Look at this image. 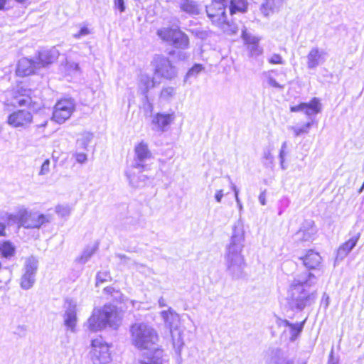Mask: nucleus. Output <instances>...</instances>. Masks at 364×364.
I'll list each match as a JSON object with an SVG mask.
<instances>
[{"mask_svg":"<svg viewBox=\"0 0 364 364\" xmlns=\"http://www.w3.org/2000/svg\"><path fill=\"white\" fill-rule=\"evenodd\" d=\"M268 62L270 64H284V60L282 57L277 53H274L269 56L268 58Z\"/></svg>","mask_w":364,"mask_h":364,"instance_id":"nucleus-45","label":"nucleus"},{"mask_svg":"<svg viewBox=\"0 0 364 364\" xmlns=\"http://www.w3.org/2000/svg\"><path fill=\"white\" fill-rule=\"evenodd\" d=\"M235 200H236V203H237V205L239 208V209L241 210L242 209V203L239 198V196H235Z\"/></svg>","mask_w":364,"mask_h":364,"instance_id":"nucleus-62","label":"nucleus"},{"mask_svg":"<svg viewBox=\"0 0 364 364\" xmlns=\"http://www.w3.org/2000/svg\"><path fill=\"white\" fill-rule=\"evenodd\" d=\"M91 358L93 364H106L110 360L109 346L102 342V338L92 341Z\"/></svg>","mask_w":364,"mask_h":364,"instance_id":"nucleus-11","label":"nucleus"},{"mask_svg":"<svg viewBox=\"0 0 364 364\" xmlns=\"http://www.w3.org/2000/svg\"><path fill=\"white\" fill-rule=\"evenodd\" d=\"M264 159L266 160L265 164L267 166H269L273 164L274 157L269 150H265L264 151Z\"/></svg>","mask_w":364,"mask_h":364,"instance_id":"nucleus-50","label":"nucleus"},{"mask_svg":"<svg viewBox=\"0 0 364 364\" xmlns=\"http://www.w3.org/2000/svg\"><path fill=\"white\" fill-rule=\"evenodd\" d=\"M144 171L138 170L136 168L129 167L125 171V175L129 180V184L134 188H141L144 186L149 178L144 174Z\"/></svg>","mask_w":364,"mask_h":364,"instance_id":"nucleus-15","label":"nucleus"},{"mask_svg":"<svg viewBox=\"0 0 364 364\" xmlns=\"http://www.w3.org/2000/svg\"><path fill=\"white\" fill-rule=\"evenodd\" d=\"M159 306L160 307H164L166 306V303L165 299L163 297H160L159 299Z\"/></svg>","mask_w":364,"mask_h":364,"instance_id":"nucleus-61","label":"nucleus"},{"mask_svg":"<svg viewBox=\"0 0 364 364\" xmlns=\"http://www.w3.org/2000/svg\"><path fill=\"white\" fill-rule=\"evenodd\" d=\"M259 201L262 205L266 204V195L264 192L261 193L259 196Z\"/></svg>","mask_w":364,"mask_h":364,"instance_id":"nucleus-59","label":"nucleus"},{"mask_svg":"<svg viewBox=\"0 0 364 364\" xmlns=\"http://www.w3.org/2000/svg\"><path fill=\"white\" fill-rule=\"evenodd\" d=\"M265 364H294L287 358L284 353L279 348L269 350L265 356Z\"/></svg>","mask_w":364,"mask_h":364,"instance_id":"nucleus-21","label":"nucleus"},{"mask_svg":"<svg viewBox=\"0 0 364 364\" xmlns=\"http://www.w3.org/2000/svg\"><path fill=\"white\" fill-rule=\"evenodd\" d=\"M224 196L223 190H218L215 194V199L218 203H220Z\"/></svg>","mask_w":364,"mask_h":364,"instance_id":"nucleus-56","label":"nucleus"},{"mask_svg":"<svg viewBox=\"0 0 364 364\" xmlns=\"http://www.w3.org/2000/svg\"><path fill=\"white\" fill-rule=\"evenodd\" d=\"M273 72V70H269L267 72H264L263 73V75H264V77L267 78V82L268 84L271 86V87H275V88H277V89H279V90H282L284 88V86L280 85L279 83H278L276 80L272 77V73Z\"/></svg>","mask_w":364,"mask_h":364,"instance_id":"nucleus-40","label":"nucleus"},{"mask_svg":"<svg viewBox=\"0 0 364 364\" xmlns=\"http://www.w3.org/2000/svg\"><path fill=\"white\" fill-rule=\"evenodd\" d=\"M172 338V344L174 348L175 353L181 357V353L182 348L184 345L182 332L178 329L176 328L174 331H170Z\"/></svg>","mask_w":364,"mask_h":364,"instance_id":"nucleus-30","label":"nucleus"},{"mask_svg":"<svg viewBox=\"0 0 364 364\" xmlns=\"http://www.w3.org/2000/svg\"><path fill=\"white\" fill-rule=\"evenodd\" d=\"M157 35L162 41L171 44L176 48L186 49L188 47V36L179 29L162 28L157 31Z\"/></svg>","mask_w":364,"mask_h":364,"instance_id":"nucleus-5","label":"nucleus"},{"mask_svg":"<svg viewBox=\"0 0 364 364\" xmlns=\"http://www.w3.org/2000/svg\"><path fill=\"white\" fill-rule=\"evenodd\" d=\"M316 281V277L310 272H304L294 279L287 296L288 304L291 309L301 311L314 302V294L306 288L314 284Z\"/></svg>","mask_w":364,"mask_h":364,"instance_id":"nucleus-3","label":"nucleus"},{"mask_svg":"<svg viewBox=\"0 0 364 364\" xmlns=\"http://www.w3.org/2000/svg\"><path fill=\"white\" fill-rule=\"evenodd\" d=\"M108 278H109V274L107 272H98L96 276V285L107 281Z\"/></svg>","mask_w":364,"mask_h":364,"instance_id":"nucleus-46","label":"nucleus"},{"mask_svg":"<svg viewBox=\"0 0 364 364\" xmlns=\"http://www.w3.org/2000/svg\"><path fill=\"white\" fill-rule=\"evenodd\" d=\"M292 112H304L308 117L319 113L321 110V104L318 98H313L309 103L302 102L298 105L290 107Z\"/></svg>","mask_w":364,"mask_h":364,"instance_id":"nucleus-14","label":"nucleus"},{"mask_svg":"<svg viewBox=\"0 0 364 364\" xmlns=\"http://www.w3.org/2000/svg\"><path fill=\"white\" fill-rule=\"evenodd\" d=\"M154 75L166 80H172L177 76V69L168 58L162 55H155L151 61Z\"/></svg>","mask_w":364,"mask_h":364,"instance_id":"nucleus-6","label":"nucleus"},{"mask_svg":"<svg viewBox=\"0 0 364 364\" xmlns=\"http://www.w3.org/2000/svg\"><path fill=\"white\" fill-rule=\"evenodd\" d=\"M277 323L279 326H284V327H290V326L292 324L289 321L286 319H282L279 318H277Z\"/></svg>","mask_w":364,"mask_h":364,"instance_id":"nucleus-54","label":"nucleus"},{"mask_svg":"<svg viewBox=\"0 0 364 364\" xmlns=\"http://www.w3.org/2000/svg\"><path fill=\"white\" fill-rule=\"evenodd\" d=\"M311 122H307L301 127H292L291 129L294 131V135L296 136H299L302 134L308 133L309 128L311 127Z\"/></svg>","mask_w":364,"mask_h":364,"instance_id":"nucleus-42","label":"nucleus"},{"mask_svg":"<svg viewBox=\"0 0 364 364\" xmlns=\"http://www.w3.org/2000/svg\"><path fill=\"white\" fill-rule=\"evenodd\" d=\"M228 3H230L231 14H234L237 11L244 13L247 10V4L245 0H229Z\"/></svg>","mask_w":364,"mask_h":364,"instance_id":"nucleus-31","label":"nucleus"},{"mask_svg":"<svg viewBox=\"0 0 364 364\" xmlns=\"http://www.w3.org/2000/svg\"><path fill=\"white\" fill-rule=\"evenodd\" d=\"M132 344L139 349L146 350L141 364H162L164 350L156 348L159 341L156 331L145 323H136L131 326Z\"/></svg>","mask_w":364,"mask_h":364,"instance_id":"nucleus-1","label":"nucleus"},{"mask_svg":"<svg viewBox=\"0 0 364 364\" xmlns=\"http://www.w3.org/2000/svg\"><path fill=\"white\" fill-rule=\"evenodd\" d=\"M75 102L71 99L59 100L54 107L52 119L58 124L64 123L75 110Z\"/></svg>","mask_w":364,"mask_h":364,"instance_id":"nucleus-9","label":"nucleus"},{"mask_svg":"<svg viewBox=\"0 0 364 364\" xmlns=\"http://www.w3.org/2000/svg\"><path fill=\"white\" fill-rule=\"evenodd\" d=\"M90 33L89 28L86 26L81 28L78 33L73 35V37L76 39L80 38L82 36H87Z\"/></svg>","mask_w":364,"mask_h":364,"instance_id":"nucleus-49","label":"nucleus"},{"mask_svg":"<svg viewBox=\"0 0 364 364\" xmlns=\"http://www.w3.org/2000/svg\"><path fill=\"white\" fill-rule=\"evenodd\" d=\"M360 236V234L358 233L350 237L348 241L343 243L338 249L336 259L341 260L345 258L355 247Z\"/></svg>","mask_w":364,"mask_h":364,"instance_id":"nucleus-25","label":"nucleus"},{"mask_svg":"<svg viewBox=\"0 0 364 364\" xmlns=\"http://www.w3.org/2000/svg\"><path fill=\"white\" fill-rule=\"evenodd\" d=\"M105 294L110 295L114 301H121L122 299V294L119 290L115 289L112 287H107L104 289Z\"/></svg>","mask_w":364,"mask_h":364,"instance_id":"nucleus-36","label":"nucleus"},{"mask_svg":"<svg viewBox=\"0 0 364 364\" xmlns=\"http://www.w3.org/2000/svg\"><path fill=\"white\" fill-rule=\"evenodd\" d=\"M55 212L61 217H65L70 215V208L68 206L59 205L56 206Z\"/></svg>","mask_w":364,"mask_h":364,"instance_id":"nucleus-47","label":"nucleus"},{"mask_svg":"<svg viewBox=\"0 0 364 364\" xmlns=\"http://www.w3.org/2000/svg\"><path fill=\"white\" fill-rule=\"evenodd\" d=\"M72 156L75 159L77 163L80 164H85L87 161V155L84 152L75 151L72 153Z\"/></svg>","mask_w":364,"mask_h":364,"instance_id":"nucleus-41","label":"nucleus"},{"mask_svg":"<svg viewBox=\"0 0 364 364\" xmlns=\"http://www.w3.org/2000/svg\"><path fill=\"white\" fill-rule=\"evenodd\" d=\"M173 119L174 116L173 114L158 113L152 119V124L154 126L153 129L163 132Z\"/></svg>","mask_w":364,"mask_h":364,"instance_id":"nucleus-23","label":"nucleus"},{"mask_svg":"<svg viewBox=\"0 0 364 364\" xmlns=\"http://www.w3.org/2000/svg\"><path fill=\"white\" fill-rule=\"evenodd\" d=\"M326 52L318 47H313L308 53L306 65L309 69H315L326 61Z\"/></svg>","mask_w":364,"mask_h":364,"instance_id":"nucleus-20","label":"nucleus"},{"mask_svg":"<svg viewBox=\"0 0 364 364\" xmlns=\"http://www.w3.org/2000/svg\"><path fill=\"white\" fill-rule=\"evenodd\" d=\"M114 4L115 9H117L120 13H122L125 11V5L124 0H114Z\"/></svg>","mask_w":364,"mask_h":364,"instance_id":"nucleus-52","label":"nucleus"},{"mask_svg":"<svg viewBox=\"0 0 364 364\" xmlns=\"http://www.w3.org/2000/svg\"><path fill=\"white\" fill-rule=\"evenodd\" d=\"M228 178L230 181V188L231 189L234 191L235 193V196H238V193H239V191L238 189L237 188L236 186L231 181V178L230 176H228Z\"/></svg>","mask_w":364,"mask_h":364,"instance_id":"nucleus-57","label":"nucleus"},{"mask_svg":"<svg viewBox=\"0 0 364 364\" xmlns=\"http://www.w3.org/2000/svg\"><path fill=\"white\" fill-rule=\"evenodd\" d=\"M117 256L119 258V259H120L121 262H122V263H123V264H127V262H128V260L129 259L126 255H120V254H119V255H117Z\"/></svg>","mask_w":364,"mask_h":364,"instance_id":"nucleus-60","label":"nucleus"},{"mask_svg":"<svg viewBox=\"0 0 364 364\" xmlns=\"http://www.w3.org/2000/svg\"><path fill=\"white\" fill-rule=\"evenodd\" d=\"M66 310L64 315V323L71 331H75L77 323V304L73 299H66Z\"/></svg>","mask_w":364,"mask_h":364,"instance_id":"nucleus-18","label":"nucleus"},{"mask_svg":"<svg viewBox=\"0 0 364 364\" xmlns=\"http://www.w3.org/2000/svg\"><path fill=\"white\" fill-rule=\"evenodd\" d=\"M161 315L170 331L178 328L179 315L172 308L170 307L168 310L161 311Z\"/></svg>","mask_w":364,"mask_h":364,"instance_id":"nucleus-26","label":"nucleus"},{"mask_svg":"<svg viewBox=\"0 0 364 364\" xmlns=\"http://www.w3.org/2000/svg\"><path fill=\"white\" fill-rule=\"evenodd\" d=\"M284 0H264L260 6L261 13L266 17L278 12L284 4Z\"/></svg>","mask_w":364,"mask_h":364,"instance_id":"nucleus-24","label":"nucleus"},{"mask_svg":"<svg viewBox=\"0 0 364 364\" xmlns=\"http://www.w3.org/2000/svg\"><path fill=\"white\" fill-rule=\"evenodd\" d=\"M285 151L280 150L279 159L281 162L284 163Z\"/></svg>","mask_w":364,"mask_h":364,"instance_id":"nucleus-63","label":"nucleus"},{"mask_svg":"<svg viewBox=\"0 0 364 364\" xmlns=\"http://www.w3.org/2000/svg\"><path fill=\"white\" fill-rule=\"evenodd\" d=\"M52 217L50 215L40 214L38 213H28L25 216L23 227L26 228H39L41 225L51 221Z\"/></svg>","mask_w":364,"mask_h":364,"instance_id":"nucleus-13","label":"nucleus"},{"mask_svg":"<svg viewBox=\"0 0 364 364\" xmlns=\"http://www.w3.org/2000/svg\"><path fill=\"white\" fill-rule=\"evenodd\" d=\"M38 263V260L33 256L26 259L23 269V274L20 279V287L23 289L28 290L35 284Z\"/></svg>","mask_w":364,"mask_h":364,"instance_id":"nucleus-8","label":"nucleus"},{"mask_svg":"<svg viewBox=\"0 0 364 364\" xmlns=\"http://www.w3.org/2000/svg\"><path fill=\"white\" fill-rule=\"evenodd\" d=\"M218 26L221 27L226 33L230 35L235 34L238 31L237 25L234 23H230V22L227 21V18L225 19V23Z\"/></svg>","mask_w":364,"mask_h":364,"instance_id":"nucleus-38","label":"nucleus"},{"mask_svg":"<svg viewBox=\"0 0 364 364\" xmlns=\"http://www.w3.org/2000/svg\"><path fill=\"white\" fill-rule=\"evenodd\" d=\"M95 251V248H87L85 250L81 257L79 258V262L82 264L86 263L94 254Z\"/></svg>","mask_w":364,"mask_h":364,"instance_id":"nucleus-43","label":"nucleus"},{"mask_svg":"<svg viewBox=\"0 0 364 364\" xmlns=\"http://www.w3.org/2000/svg\"><path fill=\"white\" fill-rule=\"evenodd\" d=\"M0 247V252H1L2 257L5 258H10L14 256L15 253V247L11 242L9 241L4 242Z\"/></svg>","mask_w":364,"mask_h":364,"instance_id":"nucleus-34","label":"nucleus"},{"mask_svg":"<svg viewBox=\"0 0 364 364\" xmlns=\"http://www.w3.org/2000/svg\"><path fill=\"white\" fill-rule=\"evenodd\" d=\"M203 70L201 64H195L186 73L184 82H187L190 77H196Z\"/></svg>","mask_w":364,"mask_h":364,"instance_id":"nucleus-37","label":"nucleus"},{"mask_svg":"<svg viewBox=\"0 0 364 364\" xmlns=\"http://www.w3.org/2000/svg\"><path fill=\"white\" fill-rule=\"evenodd\" d=\"M242 38L245 43L248 46L254 45V46H257V43H259V39L257 37L248 33L245 28L242 31Z\"/></svg>","mask_w":364,"mask_h":364,"instance_id":"nucleus-35","label":"nucleus"},{"mask_svg":"<svg viewBox=\"0 0 364 364\" xmlns=\"http://www.w3.org/2000/svg\"><path fill=\"white\" fill-rule=\"evenodd\" d=\"M38 69H40V63L37 60L23 58L18 60L16 72L17 75L23 77L33 74Z\"/></svg>","mask_w":364,"mask_h":364,"instance_id":"nucleus-19","label":"nucleus"},{"mask_svg":"<svg viewBox=\"0 0 364 364\" xmlns=\"http://www.w3.org/2000/svg\"><path fill=\"white\" fill-rule=\"evenodd\" d=\"M229 0H213L212 3L206 6L208 17L211 21L218 25L225 22L226 14L225 7Z\"/></svg>","mask_w":364,"mask_h":364,"instance_id":"nucleus-10","label":"nucleus"},{"mask_svg":"<svg viewBox=\"0 0 364 364\" xmlns=\"http://www.w3.org/2000/svg\"><path fill=\"white\" fill-rule=\"evenodd\" d=\"M48 118L46 117L42 122H41L40 123H37L36 124V127L38 129L45 127L47 125V124H48Z\"/></svg>","mask_w":364,"mask_h":364,"instance_id":"nucleus-58","label":"nucleus"},{"mask_svg":"<svg viewBox=\"0 0 364 364\" xmlns=\"http://www.w3.org/2000/svg\"><path fill=\"white\" fill-rule=\"evenodd\" d=\"M245 232L242 225L237 223L232 228L230 243L226 246L225 262L228 273L234 279L243 276L245 267L241 252L244 247Z\"/></svg>","mask_w":364,"mask_h":364,"instance_id":"nucleus-2","label":"nucleus"},{"mask_svg":"<svg viewBox=\"0 0 364 364\" xmlns=\"http://www.w3.org/2000/svg\"><path fill=\"white\" fill-rule=\"evenodd\" d=\"M59 55L60 52L55 47L40 51L37 58V62L40 63V68L46 67L55 62L58 59Z\"/></svg>","mask_w":364,"mask_h":364,"instance_id":"nucleus-22","label":"nucleus"},{"mask_svg":"<svg viewBox=\"0 0 364 364\" xmlns=\"http://www.w3.org/2000/svg\"><path fill=\"white\" fill-rule=\"evenodd\" d=\"M93 135L90 132H85L76 141L77 149L86 150L88 144L92 140Z\"/></svg>","mask_w":364,"mask_h":364,"instance_id":"nucleus-32","label":"nucleus"},{"mask_svg":"<svg viewBox=\"0 0 364 364\" xmlns=\"http://www.w3.org/2000/svg\"><path fill=\"white\" fill-rule=\"evenodd\" d=\"M304 321L300 323H292L289 327L290 331V341H294L297 337L299 336V334L301 333L304 325Z\"/></svg>","mask_w":364,"mask_h":364,"instance_id":"nucleus-33","label":"nucleus"},{"mask_svg":"<svg viewBox=\"0 0 364 364\" xmlns=\"http://www.w3.org/2000/svg\"><path fill=\"white\" fill-rule=\"evenodd\" d=\"M31 102V98L28 96L17 100V104L20 107L30 105Z\"/></svg>","mask_w":364,"mask_h":364,"instance_id":"nucleus-51","label":"nucleus"},{"mask_svg":"<svg viewBox=\"0 0 364 364\" xmlns=\"http://www.w3.org/2000/svg\"><path fill=\"white\" fill-rule=\"evenodd\" d=\"M304 265L311 269L316 268L321 262L320 255L312 250H309L304 257H301Z\"/></svg>","mask_w":364,"mask_h":364,"instance_id":"nucleus-27","label":"nucleus"},{"mask_svg":"<svg viewBox=\"0 0 364 364\" xmlns=\"http://www.w3.org/2000/svg\"><path fill=\"white\" fill-rule=\"evenodd\" d=\"M176 94V89L173 87L168 86L164 87L160 94V97L165 100H171Z\"/></svg>","mask_w":364,"mask_h":364,"instance_id":"nucleus-39","label":"nucleus"},{"mask_svg":"<svg viewBox=\"0 0 364 364\" xmlns=\"http://www.w3.org/2000/svg\"><path fill=\"white\" fill-rule=\"evenodd\" d=\"M27 215V210L25 208H21L16 215L9 214L5 213L2 216L1 219L4 221H7L8 223H16L20 226H23V222L25 216Z\"/></svg>","mask_w":364,"mask_h":364,"instance_id":"nucleus-29","label":"nucleus"},{"mask_svg":"<svg viewBox=\"0 0 364 364\" xmlns=\"http://www.w3.org/2000/svg\"><path fill=\"white\" fill-rule=\"evenodd\" d=\"M6 0H0V10L6 9Z\"/></svg>","mask_w":364,"mask_h":364,"instance_id":"nucleus-64","label":"nucleus"},{"mask_svg":"<svg viewBox=\"0 0 364 364\" xmlns=\"http://www.w3.org/2000/svg\"><path fill=\"white\" fill-rule=\"evenodd\" d=\"M316 233V228L311 220H305L300 229L295 233L296 241L306 242L312 240Z\"/></svg>","mask_w":364,"mask_h":364,"instance_id":"nucleus-17","label":"nucleus"},{"mask_svg":"<svg viewBox=\"0 0 364 364\" xmlns=\"http://www.w3.org/2000/svg\"><path fill=\"white\" fill-rule=\"evenodd\" d=\"M327 364H338V358L333 356V350H331Z\"/></svg>","mask_w":364,"mask_h":364,"instance_id":"nucleus-55","label":"nucleus"},{"mask_svg":"<svg viewBox=\"0 0 364 364\" xmlns=\"http://www.w3.org/2000/svg\"><path fill=\"white\" fill-rule=\"evenodd\" d=\"M50 162L49 159L45 160L43 164L41 165V170L38 174L40 176L47 175L50 172Z\"/></svg>","mask_w":364,"mask_h":364,"instance_id":"nucleus-48","label":"nucleus"},{"mask_svg":"<svg viewBox=\"0 0 364 364\" xmlns=\"http://www.w3.org/2000/svg\"><path fill=\"white\" fill-rule=\"evenodd\" d=\"M33 114L27 109H18L10 114L6 123L13 128L27 129L33 122Z\"/></svg>","mask_w":364,"mask_h":364,"instance_id":"nucleus-12","label":"nucleus"},{"mask_svg":"<svg viewBox=\"0 0 364 364\" xmlns=\"http://www.w3.org/2000/svg\"><path fill=\"white\" fill-rule=\"evenodd\" d=\"M176 3L179 11L189 16H198L201 13V4L196 0H178Z\"/></svg>","mask_w":364,"mask_h":364,"instance_id":"nucleus-16","label":"nucleus"},{"mask_svg":"<svg viewBox=\"0 0 364 364\" xmlns=\"http://www.w3.org/2000/svg\"><path fill=\"white\" fill-rule=\"evenodd\" d=\"M155 87L154 79L148 75H141L138 83L139 92L147 99V93Z\"/></svg>","mask_w":364,"mask_h":364,"instance_id":"nucleus-28","label":"nucleus"},{"mask_svg":"<svg viewBox=\"0 0 364 364\" xmlns=\"http://www.w3.org/2000/svg\"><path fill=\"white\" fill-rule=\"evenodd\" d=\"M65 66L69 74H75L80 72V68L77 63L68 61Z\"/></svg>","mask_w":364,"mask_h":364,"instance_id":"nucleus-44","label":"nucleus"},{"mask_svg":"<svg viewBox=\"0 0 364 364\" xmlns=\"http://www.w3.org/2000/svg\"><path fill=\"white\" fill-rule=\"evenodd\" d=\"M249 48L252 55H260L262 52V48H259L258 43H257V46H254V45H250Z\"/></svg>","mask_w":364,"mask_h":364,"instance_id":"nucleus-53","label":"nucleus"},{"mask_svg":"<svg viewBox=\"0 0 364 364\" xmlns=\"http://www.w3.org/2000/svg\"><path fill=\"white\" fill-rule=\"evenodd\" d=\"M122 317L117 308L109 304L100 309H95L86 326L90 331L96 332L105 328L107 326L117 328L120 325Z\"/></svg>","mask_w":364,"mask_h":364,"instance_id":"nucleus-4","label":"nucleus"},{"mask_svg":"<svg viewBox=\"0 0 364 364\" xmlns=\"http://www.w3.org/2000/svg\"><path fill=\"white\" fill-rule=\"evenodd\" d=\"M152 159L153 155L149 149L148 144L141 141L134 146V159L130 167L136 168L140 171H146L148 169L147 162Z\"/></svg>","mask_w":364,"mask_h":364,"instance_id":"nucleus-7","label":"nucleus"}]
</instances>
